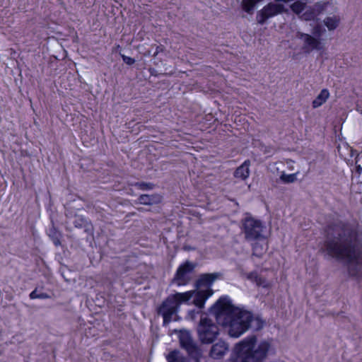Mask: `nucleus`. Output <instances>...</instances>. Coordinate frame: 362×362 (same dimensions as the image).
<instances>
[{
	"mask_svg": "<svg viewBox=\"0 0 362 362\" xmlns=\"http://www.w3.org/2000/svg\"><path fill=\"white\" fill-rule=\"evenodd\" d=\"M165 358L168 362H201L202 356L188 358L184 356L179 350L174 349L170 351Z\"/></svg>",
	"mask_w": 362,
	"mask_h": 362,
	"instance_id": "obj_13",
	"label": "nucleus"
},
{
	"mask_svg": "<svg viewBox=\"0 0 362 362\" xmlns=\"http://www.w3.org/2000/svg\"><path fill=\"white\" fill-rule=\"evenodd\" d=\"M197 334L202 344H211L219 335V327L212 320L202 317L197 326Z\"/></svg>",
	"mask_w": 362,
	"mask_h": 362,
	"instance_id": "obj_6",
	"label": "nucleus"
},
{
	"mask_svg": "<svg viewBox=\"0 0 362 362\" xmlns=\"http://www.w3.org/2000/svg\"><path fill=\"white\" fill-rule=\"evenodd\" d=\"M324 249L333 258L345 261L349 276L362 282V243L358 232L349 223L341 221L327 226Z\"/></svg>",
	"mask_w": 362,
	"mask_h": 362,
	"instance_id": "obj_1",
	"label": "nucleus"
},
{
	"mask_svg": "<svg viewBox=\"0 0 362 362\" xmlns=\"http://www.w3.org/2000/svg\"><path fill=\"white\" fill-rule=\"evenodd\" d=\"M196 266L195 263L188 260L180 264L172 279V283L178 286L188 284L191 281V274Z\"/></svg>",
	"mask_w": 362,
	"mask_h": 362,
	"instance_id": "obj_7",
	"label": "nucleus"
},
{
	"mask_svg": "<svg viewBox=\"0 0 362 362\" xmlns=\"http://www.w3.org/2000/svg\"><path fill=\"white\" fill-rule=\"evenodd\" d=\"M164 46L163 45H158L156 47V50L153 54V57H156L160 52H163L164 51Z\"/></svg>",
	"mask_w": 362,
	"mask_h": 362,
	"instance_id": "obj_30",
	"label": "nucleus"
},
{
	"mask_svg": "<svg viewBox=\"0 0 362 362\" xmlns=\"http://www.w3.org/2000/svg\"><path fill=\"white\" fill-rule=\"evenodd\" d=\"M178 337L181 348L187 351L189 357L202 356V350L194 341L189 331L180 330Z\"/></svg>",
	"mask_w": 362,
	"mask_h": 362,
	"instance_id": "obj_8",
	"label": "nucleus"
},
{
	"mask_svg": "<svg viewBox=\"0 0 362 362\" xmlns=\"http://www.w3.org/2000/svg\"><path fill=\"white\" fill-rule=\"evenodd\" d=\"M325 31V30L322 27V25H316L313 28L312 34L313 35V37L320 39Z\"/></svg>",
	"mask_w": 362,
	"mask_h": 362,
	"instance_id": "obj_28",
	"label": "nucleus"
},
{
	"mask_svg": "<svg viewBox=\"0 0 362 362\" xmlns=\"http://www.w3.org/2000/svg\"><path fill=\"white\" fill-rule=\"evenodd\" d=\"M73 224L77 228L83 229L88 236H93V226L86 217L83 216H76Z\"/></svg>",
	"mask_w": 362,
	"mask_h": 362,
	"instance_id": "obj_14",
	"label": "nucleus"
},
{
	"mask_svg": "<svg viewBox=\"0 0 362 362\" xmlns=\"http://www.w3.org/2000/svg\"><path fill=\"white\" fill-rule=\"evenodd\" d=\"M285 11L283 4L269 3L259 11L256 16L257 21L260 25H264L266 21Z\"/></svg>",
	"mask_w": 362,
	"mask_h": 362,
	"instance_id": "obj_9",
	"label": "nucleus"
},
{
	"mask_svg": "<svg viewBox=\"0 0 362 362\" xmlns=\"http://www.w3.org/2000/svg\"><path fill=\"white\" fill-rule=\"evenodd\" d=\"M251 162L250 160H245L239 167L235 170L233 175L235 178L245 180L250 173V166Z\"/></svg>",
	"mask_w": 362,
	"mask_h": 362,
	"instance_id": "obj_17",
	"label": "nucleus"
},
{
	"mask_svg": "<svg viewBox=\"0 0 362 362\" xmlns=\"http://www.w3.org/2000/svg\"><path fill=\"white\" fill-rule=\"evenodd\" d=\"M290 7L293 13L299 15L305 9L306 2L296 1L294 3H293Z\"/></svg>",
	"mask_w": 362,
	"mask_h": 362,
	"instance_id": "obj_24",
	"label": "nucleus"
},
{
	"mask_svg": "<svg viewBox=\"0 0 362 362\" xmlns=\"http://www.w3.org/2000/svg\"><path fill=\"white\" fill-rule=\"evenodd\" d=\"M329 5L328 2L326 3H317L315 5L314 8L307 9L300 16V18L306 21H312L316 17V12L317 13H322L323 11L326 9L327 6Z\"/></svg>",
	"mask_w": 362,
	"mask_h": 362,
	"instance_id": "obj_16",
	"label": "nucleus"
},
{
	"mask_svg": "<svg viewBox=\"0 0 362 362\" xmlns=\"http://www.w3.org/2000/svg\"><path fill=\"white\" fill-rule=\"evenodd\" d=\"M329 97V92L327 88L322 89L315 99L313 101V108L322 105Z\"/></svg>",
	"mask_w": 362,
	"mask_h": 362,
	"instance_id": "obj_22",
	"label": "nucleus"
},
{
	"mask_svg": "<svg viewBox=\"0 0 362 362\" xmlns=\"http://www.w3.org/2000/svg\"><path fill=\"white\" fill-rule=\"evenodd\" d=\"M194 296L193 304L199 308H203L206 300L213 295L214 291L212 289L202 290L197 292L192 291Z\"/></svg>",
	"mask_w": 362,
	"mask_h": 362,
	"instance_id": "obj_15",
	"label": "nucleus"
},
{
	"mask_svg": "<svg viewBox=\"0 0 362 362\" xmlns=\"http://www.w3.org/2000/svg\"><path fill=\"white\" fill-rule=\"evenodd\" d=\"M29 297L30 299H47L50 298V296L46 293L40 292L38 293V288H35L30 294Z\"/></svg>",
	"mask_w": 362,
	"mask_h": 362,
	"instance_id": "obj_26",
	"label": "nucleus"
},
{
	"mask_svg": "<svg viewBox=\"0 0 362 362\" xmlns=\"http://www.w3.org/2000/svg\"><path fill=\"white\" fill-rule=\"evenodd\" d=\"M139 202L144 205H153L161 202L162 197L158 194H141L139 196Z\"/></svg>",
	"mask_w": 362,
	"mask_h": 362,
	"instance_id": "obj_19",
	"label": "nucleus"
},
{
	"mask_svg": "<svg viewBox=\"0 0 362 362\" xmlns=\"http://www.w3.org/2000/svg\"><path fill=\"white\" fill-rule=\"evenodd\" d=\"M121 55V57L123 60V62L127 64V65H133L134 63H135V59L134 58H132L130 57H127L124 54H120Z\"/></svg>",
	"mask_w": 362,
	"mask_h": 362,
	"instance_id": "obj_29",
	"label": "nucleus"
},
{
	"mask_svg": "<svg viewBox=\"0 0 362 362\" xmlns=\"http://www.w3.org/2000/svg\"><path fill=\"white\" fill-rule=\"evenodd\" d=\"M47 235L56 247L61 245L62 233L54 226H52L47 230Z\"/></svg>",
	"mask_w": 362,
	"mask_h": 362,
	"instance_id": "obj_23",
	"label": "nucleus"
},
{
	"mask_svg": "<svg viewBox=\"0 0 362 362\" xmlns=\"http://www.w3.org/2000/svg\"><path fill=\"white\" fill-rule=\"evenodd\" d=\"M228 349L229 346L225 341L219 340L212 345L209 356L214 359H221L228 352Z\"/></svg>",
	"mask_w": 362,
	"mask_h": 362,
	"instance_id": "obj_12",
	"label": "nucleus"
},
{
	"mask_svg": "<svg viewBox=\"0 0 362 362\" xmlns=\"http://www.w3.org/2000/svg\"><path fill=\"white\" fill-rule=\"evenodd\" d=\"M270 344L262 341L257 344L255 335H250L236 344L234 348L235 362H263L266 358Z\"/></svg>",
	"mask_w": 362,
	"mask_h": 362,
	"instance_id": "obj_3",
	"label": "nucleus"
},
{
	"mask_svg": "<svg viewBox=\"0 0 362 362\" xmlns=\"http://www.w3.org/2000/svg\"><path fill=\"white\" fill-rule=\"evenodd\" d=\"M340 17L337 15L326 17L324 21V25L329 31L334 30L339 25Z\"/></svg>",
	"mask_w": 362,
	"mask_h": 362,
	"instance_id": "obj_21",
	"label": "nucleus"
},
{
	"mask_svg": "<svg viewBox=\"0 0 362 362\" xmlns=\"http://www.w3.org/2000/svg\"><path fill=\"white\" fill-rule=\"evenodd\" d=\"M280 180L284 183H293L297 180V173L286 174L282 173L280 176Z\"/></svg>",
	"mask_w": 362,
	"mask_h": 362,
	"instance_id": "obj_25",
	"label": "nucleus"
},
{
	"mask_svg": "<svg viewBox=\"0 0 362 362\" xmlns=\"http://www.w3.org/2000/svg\"><path fill=\"white\" fill-rule=\"evenodd\" d=\"M266 236L264 240H253L255 242L252 244V255L257 257H262L267 250V245L266 241Z\"/></svg>",
	"mask_w": 362,
	"mask_h": 362,
	"instance_id": "obj_18",
	"label": "nucleus"
},
{
	"mask_svg": "<svg viewBox=\"0 0 362 362\" xmlns=\"http://www.w3.org/2000/svg\"><path fill=\"white\" fill-rule=\"evenodd\" d=\"M211 309L218 323L227 327L228 335L233 338L240 337L249 329L259 331L265 324L259 315L255 316L245 307L233 305L228 296L220 297Z\"/></svg>",
	"mask_w": 362,
	"mask_h": 362,
	"instance_id": "obj_2",
	"label": "nucleus"
},
{
	"mask_svg": "<svg viewBox=\"0 0 362 362\" xmlns=\"http://www.w3.org/2000/svg\"><path fill=\"white\" fill-rule=\"evenodd\" d=\"M199 311H196L195 310H191L188 312V316L192 319L194 320L197 315L199 314Z\"/></svg>",
	"mask_w": 362,
	"mask_h": 362,
	"instance_id": "obj_31",
	"label": "nucleus"
},
{
	"mask_svg": "<svg viewBox=\"0 0 362 362\" xmlns=\"http://www.w3.org/2000/svg\"><path fill=\"white\" fill-rule=\"evenodd\" d=\"M265 229V225L259 219L249 216L243 220V231L245 240L248 242L264 240Z\"/></svg>",
	"mask_w": 362,
	"mask_h": 362,
	"instance_id": "obj_5",
	"label": "nucleus"
},
{
	"mask_svg": "<svg viewBox=\"0 0 362 362\" xmlns=\"http://www.w3.org/2000/svg\"><path fill=\"white\" fill-rule=\"evenodd\" d=\"M193 295L192 291L168 296L157 308L158 315L163 317V326L167 327L173 320L177 321V313L182 303H189Z\"/></svg>",
	"mask_w": 362,
	"mask_h": 362,
	"instance_id": "obj_4",
	"label": "nucleus"
},
{
	"mask_svg": "<svg viewBox=\"0 0 362 362\" xmlns=\"http://www.w3.org/2000/svg\"><path fill=\"white\" fill-rule=\"evenodd\" d=\"M134 186L141 190H149L153 188L154 185L151 182H137Z\"/></svg>",
	"mask_w": 362,
	"mask_h": 362,
	"instance_id": "obj_27",
	"label": "nucleus"
},
{
	"mask_svg": "<svg viewBox=\"0 0 362 362\" xmlns=\"http://www.w3.org/2000/svg\"><path fill=\"white\" fill-rule=\"evenodd\" d=\"M246 278L247 280L255 283L257 286H262L263 288H268L269 284L264 277L259 275L257 271H252L247 274Z\"/></svg>",
	"mask_w": 362,
	"mask_h": 362,
	"instance_id": "obj_20",
	"label": "nucleus"
},
{
	"mask_svg": "<svg viewBox=\"0 0 362 362\" xmlns=\"http://www.w3.org/2000/svg\"><path fill=\"white\" fill-rule=\"evenodd\" d=\"M223 274L221 272L214 273H205L199 275L196 281V286L197 288L205 287L206 290L211 289V287L214 283L217 280L221 279Z\"/></svg>",
	"mask_w": 362,
	"mask_h": 362,
	"instance_id": "obj_11",
	"label": "nucleus"
},
{
	"mask_svg": "<svg viewBox=\"0 0 362 362\" xmlns=\"http://www.w3.org/2000/svg\"><path fill=\"white\" fill-rule=\"evenodd\" d=\"M296 37L303 42L302 49L306 54H310L313 50H321L323 46L320 39H317L309 34L297 32Z\"/></svg>",
	"mask_w": 362,
	"mask_h": 362,
	"instance_id": "obj_10",
	"label": "nucleus"
}]
</instances>
